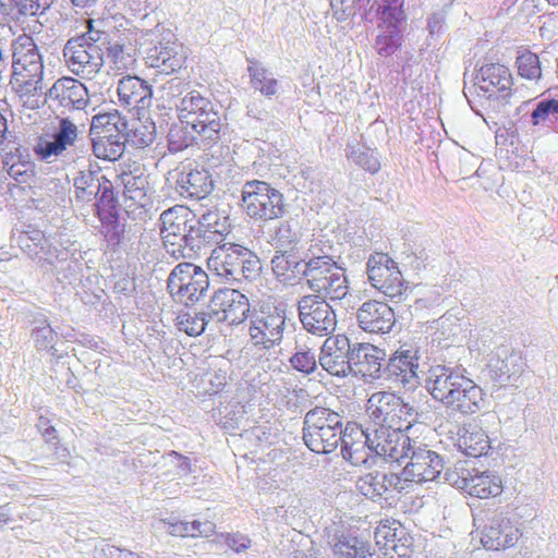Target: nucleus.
<instances>
[{
	"label": "nucleus",
	"instance_id": "obj_25",
	"mask_svg": "<svg viewBox=\"0 0 558 558\" xmlns=\"http://www.w3.org/2000/svg\"><path fill=\"white\" fill-rule=\"evenodd\" d=\"M16 243L21 250L32 259L44 260L47 264H53V257L65 262L68 251L52 247L45 236L44 232L28 226L27 230L22 231L16 238Z\"/></svg>",
	"mask_w": 558,
	"mask_h": 558
},
{
	"label": "nucleus",
	"instance_id": "obj_64",
	"mask_svg": "<svg viewBox=\"0 0 558 558\" xmlns=\"http://www.w3.org/2000/svg\"><path fill=\"white\" fill-rule=\"evenodd\" d=\"M242 252V280L253 281L260 276L263 266L259 257L251 250L245 247Z\"/></svg>",
	"mask_w": 558,
	"mask_h": 558
},
{
	"label": "nucleus",
	"instance_id": "obj_18",
	"mask_svg": "<svg viewBox=\"0 0 558 558\" xmlns=\"http://www.w3.org/2000/svg\"><path fill=\"white\" fill-rule=\"evenodd\" d=\"M352 352L353 342L347 336L328 337L320 348L318 362L323 369L331 376L348 377L352 372Z\"/></svg>",
	"mask_w": 558,
	"mask_h": 558
},
{
	"label": "nucleus",
	"instance_id": "obj_30",
	"mask_svg": "<svg viewBox=\"0 0 558 558\" xmlns=\"http://www.w3.org/2000/svg\"><path fill=\"white\" fill-rule=\"evenodd\" d=\"M104 178L105 174L100 169L78 171L76 177L73 178L74 196L72 202L74 206L77 208L93 207Z\"/></svg>",
	"mask_w": 558,
	"mask_h": 558
},
{
	"label": "nucleus",
	"instance_id": "obj_26",
	"mask_svg": "<svg viewBox=\"0 0 558 558\" xmlns=\"http://www.w3.org/2000/svg\"><path fill=\"white\" fill-rule=\"evenodd\" d=\"M519 529L502 513L494 514L483 531L482 544L487 549L512 547L520 537Z\"/></svg>",
	"mask_w": 558,
	"mask_h": 558
},
{
	"label": "nucleus",
	"instance_id": "obj_14",
	"mask_svg": "<svg viewBox=\"0 0 558 558\" xmlns=\"http://www.w3.org/2000/svg\"><path fill=\"white\" fill-rule=\"evenodd\" d=\"M408 459L402 472L404 481L415 483L440 481L445 460L427 445L418 442Z\"/></svg>",
	"mask_w": 558,
	"mask_h": 558
},
{
	"label": "nucleus",
	"instance_id": "obj_4",
	"mask_svg": "<svg viewBox=\"0 0 558 558\" xmlns=\"http://www.w3.org/2000/svg\"><path fill=\"white\" fill-rule=\"evenodd\" d=\"M473 85L468 86L464 81L463 94L469 104L472 97L477 95L488 101V106L496 112H505L514 96L511 86L513 84L510 70L499 63L482 65L472 77Z\"/></svg>",
	"mask_w": 558,
	"mask_h": 558
},
{
	"label": "nucleus",
	"instance_id": "obj_8",
	"mask_svg": "<svg viewBox=\"0 0 558 558\" xmlns=\"http://www.w3.org/2000/svg\"><path fill=\"white\" fill-rule=\"evenodd\" d=\"M240 205L256 220L277 219L287 211L282 193L262 180L246 181L242 185Z\"/></svg>",
	"mask_w": 558,
	"mask_h": 558
},
{
	"label": "nucleus",
	"instance_id": "obj_49",
	"mask_svg": "<svg viewBox=\"0 0 558 558\" xmlns=\"http://www.w3.org/2000/svg\"><path fill=\"white\" fill-rule=\"evenodd\" d=\"M34 166L31 161L21 160L20 156L7 154L2 159V172L17 183H29L34 177ZM2 179H5L3 177Z\"/></svg>",
	"mask_w": 558,
	"mask_h": 558
},
{
	"label": "nucleus",
	"instance_id": "obj_57",
	"mask_svg": "<svg viewBox=\"0 0 558 558\" xmlns=\"http://www.w3.org/2000/svg\"><path fill=\"white\" fill-rule=\"evenodd\" d=\"M474 472V469L465 468L463 462H458L452 468H446L441 472L439 482L447 483L453 487L466 492L469 485V478Z\"/></svg>",
	"mask_w": 558,
	"mask_h": 558
},
{
	"label": "nucleus",
	"instance_id": "obj_7",
	"mask_svg": "<svg viewBox=\"0 0 558 558\" xmlns=\"http://www.w3.org/2000/svg\"><path fill=\"white\" fill-rule=\"evenodd\" d=\"M366 412L376 428L383 429L411 428L420 415L414 407L388 391L374 393Z\"/></svg>",
	"mask_w": 558,
	"mask_h": 558
},
{
	"label": "nucleus",
	"instance_id": "obj_45",
	"mask_svg": "<svg viewBox=\"0 0 558 558\" xmlns=\"http://www.w3.org/2000/svg\"><path fill=\"white\" fill-rule=\"evenodd\" d=\"M93 151L99 159L114 161L121 158L128 143L126 135L93 137Z\"/></svg>",
	"mask_w": 558,
	"mask_h": 558
},
{
	"label": "nucleus",
	"instance_id": "obj_3",
	"mask_svg": "<svg viewBox=\"0 0 558 558\" xmlns=\"http://www.w3.org/2000/svg\"><path fill=\"white\" fill-rule=\"evenodd\" d=\"M344 416L325 407H315L307 411L303 418L302 438L304 445L318 454L333 452L345 430Z\"/></svg>",
	"mask_w": 558,
	"mask_h": 558
},
{
	"label": "nucleus",
	"instance_id": "obj_46",
	"mask_svg": "<svg viewBox=\"0 0 558 558\" xmlns=\"http://www.w3.org/2000/svg\"><path fill=\"white\" fill-rule=\"evenodd\" d=\"M338 267L332 257L328 255L310 258L305 262L304 266V278H306L308 288L318 287V284L327 278L328 275L333 274L335 269Z\"/></svg>",
	"mask_w": 558,
	"mask_h": 558
},
{
	"label": "nucleus",
	"instance_id": "obj_32",
	"mask_svg": "<svg viewBox=\"0 0 558 558\" xmlns=\"http://www.w3.org/2000/svg\"><path fill=\"white\" fill-rule=\"evenodd\" d=\"M305 262L299 258L294 251H275L271 258V269L279 282L295 286L304 278Z\"/></svg>",
	"mask_w": 558,
	"mask_h": 558
},
{
	"label": "nucleus",
	"instance_id": "obj_31",
	"mask_svg": "<svg viewBox=\"0 0 558 558\" xmlns=\"http://www.w3.org/2000/svg\"><path fill=\"white\" fill-rule=\"evenodd\" d=\"M98 35L105 37L102 48L108 45H118L124 47L125 50H136L140 46L144 49L146 46L145 39L154 37L155 31H143L135 26H128L122 28L112 27L110 31L104 29L99 24H96Z\"/></svg>",
	"mask_w": 558,
	"mask_h": 558
},
{
	"label": "nucleus",
	"instance_id": "obj_48",
	"mask_svg": "<svg viewBox=\"0 0 558 558\" xmlns=\"http://www.w3.org/2000/svg\"><path fill=\"white\" fill-rule=\"evenodd\" d=\"M345 154L351 162L372 174L380 170L377 153L359 142L349 143L345 148Z\"/></svg>",
	"mask_w": 558,
	"mask_h": 558
},
{
	"label": "nucleus",
	"instance_id": "obj_37",
	"mask_svg": "<svg viewBox=\"0 0 558 558\" xmlns=\"http://www.w3.org/2000/svg\"><path fill=\"white\" fill-rule=\"evenodd\" d=\"M27 68L12 66L11 85L23 97H35L43 90L44 71L28 72Z\"/></svg>",
	"mask_w": 558,
	"mask_h": 558
},
{
	"label": "nucleus",
	"instance_id": "obj_54",
	"mask_svg": "<svg viewBox=\"0 0 558 558\" xmlns=\"http://www.w3.org/2000/svg\"><path fill=\"white\" fill-rule=\"evenodd\" d=\"M300 242V233L290 221H281L271 235L276 251L293 252Z\"/></svg>",
	"mask_w": 558,
	"mask_h": 558
},
{
	"label": "nucleus",
	"instance_id": "obj_55",
	"mask_svg": "<svg viewBox=\"0 0 558 558\" xmlns=\"http://www.w3.org/2000/svg\"><path fill=\"white\" fill-rule=\"evenodd\" d=\"M154 82L158 84L161 98L168 102H179L187 92H191L190 83L178 76H172L166 81L162 76H156Z\"/></svg>",
	"mask_w": 558,
	"mask_h": 558
},
{
	"label": "nucleus",
	"instance_id": "obj_47",
	"mask_svg": "<svg viewBox=\"0 0 558 558\" xmlns=\"http://www.w3.org/2000/svg\"><path fill=\"white\" fill-rule=\"evenodd\" d=\"M378 35L375 38L374 49L381 57L392 56L402 45L400 26L392 24L378 25Z\"/></svg>",
	"mask_w": 558,
	"mask_h": 558
},
{
	"label": "nucleus",
	"instance_id": "obj_59",
	"mask_svg": "<svg viewBox=\"0 0 558 558\" xmlns=\"http://www.w3.org/2000/svg\"><path fill=\"white\" fill-rule=\"evenodd\" d=\"M519 74L527 80H538L542 76V69L538 56L525 50L517 57Z\"/></svg>",
	"mask_w": 558,
	"mask_h": 558
},
{
	"label": "nucleus",
	"instance_id": "obj_58",
	"mask_svg": "<svg viewBox=\"0 0 558 558\" xmlns=\"http://www.w3.org/2000/svg\"><path fill=\"white\" fill-rule=\"evenodd\" d=\"M204 271L199 266L192 263H180L170 272L167 280V289L169 293L174 290L182 289L183 283H186L192 276H196V272Z\"/></svg>",
	"mask_w": 558,
	"mask_h": 558
},
{
	"label": "nucleus",
	"instance_id": "obj_44",
	"mask_svg": "<svg viewBox=\"0 0 558 558\" xmlns=\"http://www.w3.org/2000/svg\"><path fill=\"white\" fill-rule=\"evenodd\" d=\"M530 117L533 126L553 129L558 133V99L547 97L537 101Z\"/></svg>",
	"mask_w": 558,
	"mask_h": 558
},
{
	"label": "nucleus",
	"instance_id": "obj_24",
	"mask_svg": "<svg viewBox=\"0 0 558 558\" xmlns=\"http://www.w3.org/2000/svg\"><path fill=\"white\" fill-rule=\"evenodd\" d=\"M117 93L120 104L141 116L151 105V86L138 76L126 75L119 80Z\"/></svg>",
	"mask_w": 558,
	"mask_h": 558
},
{
	"label": "nucleus",
	"instance_id": "obj_13",
	"mask_svg": "<svg viewBox=\"0 0 558 558\" xmlns=\"http://www.w3.org/2000/svg\"><path fill=\"white\" fill-rule=\"evenodd\" d=\"M366 274L372 287L388 298L401 296L407 291L397 263L386 253H374L369 256Z\"/></svg>",
	"mask_w": 558,
	"mask_h": 558
},
{
	"label": "nucleus",
	"instance_id": "obj_42",
	"mask_svg": "<svg viewBox=\"0 0 558 558\" xmlns=\"http://www.w3.org/2000/svg\"><path fill=\"white\" fill-rule=\"evenodd\" d=\"M311 290L324 300H342L349 292L348 279L344 276V270L341 267H338L335 269L333 274L328 275V277L325 278L318 287H313Z\"/></svg>",
	"mask_w": 558,
	"mask_h": 558
},
{
	"label": "nucleus",
	"instance_id": "obj_1",
	"mask_svg": "<svg viewBox=\"0 0 558 558\" xmlns=\"http://www.w3.org/2000/svg\"><path fill=\"white\" fill-rule=\"evenodd\" d=\"M159 220L165 248L175 259L198 257L203 251L222 243L231 227L229 217L218 210L196 217L183 206L163 210Z\"/></svg>",
	"mask_w": 558,
	"mask_h": 558
},
{
	"label": "nucleus",
	"instance_id": "obj_22",
	"mask_svg": "<svg viewBox=\"0 0 558 558\" xmlns=\"http://www.w3.org/2000/svg\"><path fill=\"white\" fill-rule=\"evenodd\" d=\"M177 192L185 198L203 199L214 190V180L205 168L184 166L173 175Z\"/></svg>",
	"mask_w": 558,
	"mask_h": 558
},
{
	"label": "nucleus",
	"instance_id": "obj_34",
	"mask_svg": "<svg viewBox=\"0 0 558 558\" xmlns=\"http://www.w3.org/2000/svg\"><path fill=\"white\" fill-rule=\"evenodd\" d=\"M487 368L495 386L505 387L515 384L523 372V362L520 355L512 353L504 359L499 356L492 357Z\"/></svg>",
	"mask_w": 558,
	"mask_h": 558
},
{
	"label": "nucleus",
	"instance_id": "obj_29",
	"mask_svg": "<svg viewBox=\"0 0 558 558\" xmlns=\"http://www.w3.org/2000/svg\"><path fill=\"white\" fill-rule=\"evenodd\" d=\"M47 96L59 100L63 107H72L78 110L85 108L89 101L87 87L70 76H63L56 81L48 89Z\"/></svg>",
	"mask_w": 558,
	"mask_h": 558
},
{
	"label": "nucleus",
	"instance_id": "obj_23",
	"mask_svg": "<svg viewBox=\"0 0 558 558\" xmlns=\"http://www.w3.org/2000/svg\"><path fill=\"white\" fill-rule=\"evenodd\" d=\"M356 322L366 332L388 333L396 324V316L388 304L369 300L357 308Z\"/></svg>",
	"mask_w": 558,
	"mask_h": 558
},
{
	"label": "nucleus",
	"instance_id": "obj_9",
	"mask_svg": "<svg viewBox=\"0 0 558 558\" xmlns=\"http://www.w3.org/2000/svg\"><path fill=\"white\" fill-rule=\"evenodd\" d=\"M424 350L421 341L402 343L384 364V379L411 390L418 384L420 361Z\"/></svg>",
	"mask_w": 558,
	"mask_h": 558
},
{
	"label": "nucleus",
	"instance_id": "obj_53",
	"mask_svg": "<svg viewBox=\"0 0 558 558\" xmlns=\"http://www.w3.org/2000/svg\"><path fill=\"white\" fill-rule=\"evenodd\" d=\"M333 554L338 558H376L375 554L367 550L364 542L353 536H342L333 545Z\"/></svg>",
	"mask_w": 558,
	"mask_h": 558
},
{
	"label": "nucleus",
	"instance_id": "obj_27",
	"mask_svg": "<svg viewBox=\"0 0 558 558\" xmlns=\"http://www.w3.org/2000/svg\"><path fill=\"white\" fill-rule=\"evenodd\" d=\"M402 480L396 473H384L374 471L360 477L357 481V488L362 495L374 501L389 499V493L403 489Z\"/></svg>",
	"mask_w": 558,
	"mask_h": 558
},
{
	"label": "nucleus",
	"instance_id": "obj_2",
	"mask_svg": "<svg viewBox=\"0 0 558 558\" xmlns=\"http://www.w3.org/2000/svg\"><path fill=\"white\" fill-rule=\"evenodd\" d=\"M461 365L435 359L429 366L425 387L434 400L461 414H474L484 403L483 389L465 375Z\"/></svg>",
	"mask_w": 558,
	"mask_h": 558
},
{
	"label": "nucleus",
	"instance_id": "obj_12",
	"mask_svg": "<svg viewBox=\"0 0 558 558\" xmlns=\"http://www.w3.org/2000/svg\"><path fill=\"white\" fill-rule=\"evenodd\" d=\"M298 312L303 328L312 335L325 337L336 330V313L319 295L302 296L298 302Z\"/></svg>",
	"mask_w": 558,
	"mask_h": 558
},
{
	"label": "nucleus",
	"instance_id": "obj_5",
	"mask_svg": "<svg viewBox=\"0 0 558 558\" xmlns=\"http://www.w3.org/2000/svg\"><path fill=\"white\" fill-rule=\"evenodd\" d=\"M96 24L102 25V21L90 19L87 31L81 36L70 38L63 48L68 68L84 78H93L104 66L101 46L106 38L97 34Z\"/></svg>",
	"mask_w": 558,
	"mask_h": 558
},
{
	"label": "nucleus",
	"instance_id": "obj_62",
	"mask_svg": "<svg viewBox=\"0 0 558 558\" xmlns=\"http://www.w3.org/2000/svg\"><path fill=\"white\" fill-rule=\"evenodd\" d=\"M33 150L38 159L45 161H48L51 157H58L64 151L51 134L39 136Z\"/></svg>",
	"mask_w": 558,
	"mask_h": 558
},
{
	"label": "nucleus",
	"instance_id": "obj_38",
	"mask_svg": "<svg viewBox=\"0 0 558 558\" xmlns=\"http://www.w3.org/2000/svg\"><path fill=\"white\" fill-rule=\"evenodd\" d=\"M466 493L477 498L496 497L502 493V482L499 475L489 471L478 472L474 469L468 480Z\"/></svg>",
	"mask_w": 558,
	"mask_h": 558
},
{
	"label": "nucleus",
	"instance_id": "obj_15",
	"mask_svg": "<svg viewBox=\"0 0 558 558\" xmlns=\"http://www.w3.org/2000/svg\"><path fill=\"white\" fill-rule=\"evenodd\" d=\"M209 311L213 318L219 323L239 325L246 319L250 303L247 296L238 289L225 288L215 291L210 299Z\"/></svg>",
	"mask_w": 558,
	"mask_h": 558
},
{
	"label": "nucleus",
	"instance_id": "obj_51",
	"mask_svg": "<svg viewBox=\"0 0 558 558\" xmlns=\"http://www.w3.org/2000/svg\"><path fill=\"white\" fill-rule=\"evenodd\" d=\"M129 132H126L128 143L137 148H144L151 145L156 138V126L153 121H129Z\"/></svg>",
	"mask_w": 558,
	"mask_h": 558
},
{
	"label": "nucleus",
	"instance_id": "obj_35",
	"mask_svg": "<svg viewBox=\"0 0 558 558\" xmlns=\"http://www.w3.org/2000/svg\"><path fill=\"white\" fill-rule=\"evenodd\" d=\"M190 123H184L179 120V123L173 124L168 133V148L170 153H180L190 146L196 145L199 142L205 145H210L219 138L203 135L201 129L190 128Z\"/></svg>",
	"mask_w": 558,
	"mask_h": 558
},
{
	"label": "nucleus",
	"instance_id": "obj_6",
	"mask_svg": "<svg viewBox=\"0 0 558 558\" xmlns=\"http://www.w3.org/2000/svg\"><path fill=\"white\" fill-rule=\"evenodd\" d=\"M175 107L181 122L190 123V128L201 129L203 135L220 137L223 126L221 106L210 98L192 89L175 102Z\"/></svg>",
	"mask_w": 558,
	"mask_h": 558
},
{
	"label": "nucleus",
	"instance_id": "obj_10",
	"mask_svg": "<svg viewBox=\"0 0 558 558\" xmlns=\"http://www.w3.org/2000/svg\"><path fill=\"white\" fill-rule=\"evenodd\" d=\"M154 37L145 39L144 60L147 66L157 69L156 76L171 75L179 71L184 62L185 54L183 48L177 41L162 37L159 39L157 29Z\"/></svg>",
	"mask_w": 558,
	"mask_h": 558
},
{
	"label": "nucleus",
	"instance_id": "obj_39",
	"mask_svg": "<svg viewBox=\"0 0 558 558\" xmlns=\"http://www.w3.org/2000/svg\"><path fill=\"white\" fill-rule=\"evenodd\" d=\"M12 66L27 68L28 72L44 71L43 58L31 37L21 38L13 46Z\"/></svg>",
	"mask_w": 558,
	"mask_h": 558
},
{
	"label": "nucleus",
	"instance_id": "obj_41",
	"mask_svg": "<svg viewBox=\"0 0 558 558\" xmlns=\"http://www.w3.org/2000/svg\"><path fill=\"white\" fill-rule=\"evenodd\" d=\"M209 288V278L205 271L196 272V276H192L186 283H183L182 289H177L170 293L179 302L186 306L193 305L203 299Z\"/></svg>",
	"mask_w": 558,
	"mask_h": 558
},
{
	"label": "nucleus",
	"instance_id": "obj_28",
	"mask_svg": "<svg viewBox=\"0 0 558 558\" xmlns=\"http://www.w3.org/2000/svg\"><path fill=\"white\" fill-rule=\"evenodd\" d=\"M218 245L219 248L213 251L217 255L210 258L217 275L231 282H241V251H245V247L235 243H220Z\"/></svg>",
	"mask_w": 558,
	"mask_h": 558
},
{
	"label": "nucleus",
	"instance_id": "obj_61",
	"mask_svg": "<svg viewBox=\"0 0 558 558\" xmlns=\"http://www.w3.org/2000/svg\"><path fill=\"white\" fill-rule=\"evenodd\" d=\"M105 52L118 70H126L135 62L136 50H125L124 47L118 45H108L104 47Z\"/></svg>",
	"mask_w": 558,
	"mask_h": 558
},
{
	"label": "nucleus",
	"instance_id": "obj_33",
	"mask_svg": "<svg viewBox=\"0 0 558 558\" xmlns=\"http://www.w3.org/2000/svg\"><path fill=\"white\" fill-rule=\"evenodd\" d=\"M458 449L468 457L480 458L490 450V439L477 424H464L458 432Z\"/></svg>",
	"mask_w": 558,
	"mask_h": 558
},
{
	"label": "nucleus",
	"instance_id": "obj_40",
	"mask_svg": "<svg viewBox=\"0 0 558 558\" xmlns=\"http://www.w3.org/2000/svg\"><path fill=\"white\" fill-rule=\"evenodd\" d=\"M246 60L250 63L247 72L252 87L267 98L275 96L278 92L279 83L272 73L259 61L250 58H246Z\"/></svg>",
	"mask_w": 558,
	"mask_h": 558
},
{
	"label": "nucleus",
	"instance_id": "obj_52",
	"mask_svg": "<svg viewBox=\"0 0 558 558\" xmlns=\"http://www.w3.org/2000/svg\"><path fill=\"white\" fill-rule=\"evenodd\" d=\"M118 196L114 192L113 183L105 175L101 186L99 189L96 201L93 205V210L96 216L106 214H117L118 210Z\"/></svg>",
	"mask_w": 558,
	"mask_h": 558
},
{
	"label": "nucleus",
	"instance_id": "obj_11",
	"mask_svg": "<svg viewBox=\"0 0 558 558\" xmlns=\"http://www.w3.org/2000/svg\"><path fill=\"white\" fill-rule=\"evenodd\" d=\"M119 183L123 186L125 210L128 215L142 217L151 207V187L148 175L141 166L129 167L118 177Z\"/></svg>",
	"mask_w": 558,
	"mask_h": 558
},
{
	"label": "nucleus",
	"instance_id": "obj_21",
	"mask_svg": "<svg viewBox=\"0 0 558 558\" xmlns=\"http://www.w3.org/2000/svg\"><path fill=\"white\" fill-rule=\"evenodd\" d=\"M384 350L371 344L353 342L351 366L353 376H361L365 381L384 379Z\"/></svg>",
	"mask_w": 558,
	"mask_h": 558
},
{
	"label": "nucleus",
	"instance_id": "obj_50",
	"mask_svg": "<svg viewBox=\"0 0 558 558\" xmlns=\"http://www.w3.org/2000/svg\"><path fill=\"white\" fill-rule=\"evenodd\" d=\"M211 319L214 318L210 311H187L178 316V327L190 337H197L206 330V327Z\"/></svg>",
	"mask_w": 558,
	"mask_h": 558
},
{
	"label": "nucleus",
	"instance_id": "obj_56",
	"mask_svg": "<svg viewBox=\"0 0 558 558\" xmlns=\"http://www.w3.org/2000/svg\"><path fill=\"white\" fill-rule=\"evenodd\" d=\"M99 221L101 222L102 231L105 239L108 243L116 246L119 245L122 241L124 234V225L121 223L119 218V213L117 214H106L97 216Z\"/></svg>",
	"mask_w": 558,
	"mask_h": 558
},
{
	"label": "nucleus",
	"instance_id": "obj_20",
	"mask_svg": "<svg viewBox=\"0 0 558 558\" xmlns=\"http://www.w3.org/2000/svg\"><path fill=\"white\" fill-rule=\"evenodd\" d=\"M284 327V310L276 306L272 311H262L254 316L250 326V336L254 345L269 349L282 340Z\"/></svg>",
	"mask_w": 558,
	"mask_h": 558
},
{
	"label": "nucleus",
	"instance_id": "obj_19",
	"mask_svg": "<svg viewBox=\"0 0 558 558\" xmlns=\"http://www.w3.org/2000/svg\"><path fill=\"white\" fill-rule=\"evenodd\" d=\"M411 428L383 429L375 428V456L386 461L399 462L408 459L418 441L412 439L408 432Z\"/></svg>",
	"mask_w": 558,
	"mask_h": 558
},
{
	"label": "nucleus",
	"instance_id": "obj_43",
	"mask_svg": "<svg viewBox=\"0 0 558 558\" xmlns=\"http://www.w3.org/2000/svg\"><path fill=\"white\" fill-rule=\"evenodd\" d=\"M163 527L167 532L173 536L181 537H209L215 533L216 525L211 521L194 520L192 522L186 521H162Z\"/></svg>",
	"mask_w": 558,
	"mask_h": 558
},
{
	"label": "nucleus",
	"instance_id": "obj_36",
	"mask_svg": "<svg viewBox=\"0 0 558 558\" xmlns=\"http://www.w3.org/2000/svg\"><path fill=\"white\" fill-rule=\"evenodd\" d=\"M129 120L122 116L118 110L98 113L93 117L90 123V135L98 136H113L126 134Z\"/></svg>",
	"mask_w": 558,
	"mask_h": 558
},
{
	"label": "nucleus",
	"instance_id": "obj_16",
	"mask_svg": "<svg viewBox=\"0 0 558 558\" xmlns=\"http://www.w3.org/2000/svg\"><path fill=\"white\" fill-rule=\"evenodd\" d=\"M374 538L386 558L411 557L413 537L399 521H381L375 530Z\"/></svg>",
	"mask_w": 558,
	"mask_h": 558
},
{
	"label": "nucleus",
	"instance_id": "obj_63",
	"mask_svg": "<svg viewBox=\"0 0 558 558\" xmlns=\"http://www.w3.org/2000/svg\"><path fill=\"white\" fill-rule=\"evenodd\" d=\"M51 135L66 150L70 146L74 145L78 131L77 126L69 118H62L57 130Z\"/></svg>",
	"mask_w": 558,
	"mask_h": 558
},
{
	"label": "nucleus",
	"instance_id": "obj_17",
	"mask_svg": "<svg viewBox=\"0 0 558 558\" xmlns=\"http://www.w3.org/2000/svg\"><path fill=\"white\" fill-rule=\"evenodd\" d=\"M343 429L345 430L341 434L339 445L344 460L353 465H360L366 463L371 456H375V429H364L353 422H347Z\"/></svg>",
	"mask_w": 558,
	"mask_h": 558
},
{
	"label": "nucleus",
	"instance_id": "obj_60",
	"mask_svg": "<svg viewBox=\"0 0 558 558\" xmlns=\"http://www.w3.org/2000/svg\"><path fill=\"white\" fill-rule=\"evenodd\" d=\"M290 364L293 369L310 375L317 368L316 354L311 349L301 348L290 357Z\"/></svg>",
	"mask_w": 558,
	"mask_h": 558
}]
</instances>
